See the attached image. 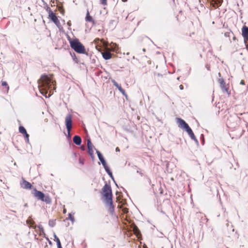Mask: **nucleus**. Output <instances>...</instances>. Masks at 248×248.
Returning <instances> with one entry per match:
<instances>
[{
	"mask_svg": "<svg viewBox=\"0 0 248 248\" xmlns=\"http://www.w3.org/2000/svg\"><path fill=\"white\" fill-rule=\"evenodd\" d=\"M38 88L41 93L46 97L47 90L53 85V81L46 74L42 75L38 81Z\"/></svg>",
	"mask_w": 248,
	"mask_h": 248,
	"instance_id": "1",
	"label": "nucleus"
},
{
	"mask_svg": "<svg viewBox=\"0 0 248 248\" xmlns=\"http://www.w3.org/2000/svg\"><path fill=\"white\" fill-rule=\"evenodd\" d=\"M103 195L105 198L106 202L108 205V212L111 215L114 213V206L112 202V194L110 186L106 184L102 188Z\"/></svg>",
	"mask_w": 248,
	"mask_h": 248,
	"instance_id": "2",
	"label": "nucleus"
},
{
	"mask_svg": "<svg viewBox=\"0 0 248 248\" xmlns=\"http://www.w3.org/2000/svg\"><path fill=\"white\" fill-rule=\"evenodd\" d=\"M70 44V46L76 52L79 54H84L85 53V48L84 46L76 38L73 40L68 39Z\"/></svg>",
	"mask_w": 248,
	"mask_h": 248,
	"instance_id": "3",
	"label": "nucleus"
},
{
	"mask_svg": "<svg viewBox=\"0 0 248 248\" xmlns=\"http://www.w3.org/2000/svg\"><path fill=\"white\" fill-rule=\"evenodd\" d=\"M65 126L67 131V137L71 138L70 131L72 127V120L70 114H68L65 117Z\"/></svg>",
	"mask_w": 248,
	"mask_h": 248,
	"instance_id": "4",
	"label": "nucleus"
},
{
	"mask_svg": "<svg viewBox=\"0 0 248 248\" xmlns=\"http://www.w3.org/2000/svg\"><path fill=\"white\" fill-rule=\"evenodd\" d=\"M48 9H49V17L50 18L51 20L55 23L56 26L58 28L60 29V28L61 27V23L59 19H58L56 14L50 9V8H48Z\"/></svg>",
	"mask_w": 248,
	"mask_h": 248,
	"instance_id": "5",
	"label": "nucleus"
},
{
	"mask_svg": "<svg viewBox=\"0 0 248 248\" xmlns=\"http://www.w3.org/2000/svg\"><path fill=\"white\" fill-rule=\"evenodd\" d=\"M87 148L88 150V153L89 155L91 156L92 158H93V145L92 143L91 140L90 139L87 140Z\"/></svg>",
	"mask_w": 248,
	"mask_h": 248,
	"instance_id": "6",
	"label": "nucleus"
},
{
	"mask_svg": "<svg viewBox=\"0 0 248 248\" xmlns=\"http://www.w3.org/2000/svg\"><path fill=\"white\" fill-rule=\"evenodd\" d=\"M112 83H113V85L115 86L118 90L119 91L122 93L123 95H124L126 98L127 97V95L126 93L124 90L121 86L119 85L115 80L113 79L111 80Z\"/></svg>",
	"mask_w": 248,
	"mask_h": 248,
	"instance_id": "7",
	"label": "nucleus"
},
{
	"mask_svg": "<svg viewBox=\"0 0 248 248\" xmlns=\"http://www.w3.org/2000/svg\"><path fill=\"white\" fill-rule=\"evenodd\" d=\"M242 35L244 38L245 42L248 41V27L244 26L242 29Z\"/></svg>",
	"mask_w": 248,
	"mask_h": 248,
	"instance_id": "8",
	"label": "nucleus"
},
{
	"mask_svg": "<svg viewBox=\"0 0 248 248\" xmlns=\"http://www.w3.org/2000/svg\"><path fill=\"white\" fill-rule=\"evenodd\" d=\"M176 122L178 124V126L184 129L188 125V124L184 120L180 118H176Z\"/></svg>",
	"mask_w": 248,
	"mask_h": 248,
	"instance_id": "9",
	"label": "nucleus"
},
{
	"mask_svg": "<svg viewBox=\"0 0 248 248\" xmlns=\"http://www.w3.org/2000/svg\"><path fill=\"white\" fill-rule=\"evenodd\" d=\"M33 195L39 200H44L45 194L41 191H38L36 189L34 191Z\"/></svg>",
	"mask_w": 248,
	"mask_h": 248,
	"instance_id": "10",
	"label": "nucleus"
},
{
	"mask_svg": "<svg viewBox=\"0 0 248 248\" xmlns=\"http://www.w3.org/2000/svg\"><path fill=\"white\" fill-rule=\"evenodd\" d=\"M21 186L22 187L25 189H30L31 187V183L24 180L21 183Z\"/></svg>",
	"mask_w": 248,
	"mask_h": 248,
	"instance_id": "11",
	"label": "nucleus"
},
{
	"mask_svg": "<svg viewBox=\"0 0 248 248\" xmlns=\"http://www.w3.org/2000/svg\"><path fill=\"white\" fill-rule=\"evenodd\" d=\"M73 142L77 145H80L81 143L82 140L81 138L78 135H76L73 137Z\"/></svg>",
	"mask_w": 248,
	"mask_h": 248,
	"instance_id": "12",
	"label": "nucleus"
},
{
	"mask_svg": "<svg viewBox=\"0 0 248 248\" xmlns=\"http://www.w3.org/2000/svg\"><path fill=\"white\" fill-rule=\"evenodd\" d=\"M102 54L103 58L106 60H109L110 59H111V56H112L111 53L110 52H108V51L104 52L102 53Z\"/></svg>",
	"mask_w": 248,
	"mask_h": 248,
	"instance_id": "13",
	"label": "nucleus"
},
{
	"mask_svg": "<svg viewBox=\"0 0 248 248\" xmlns=\"http://www.w3.org/2000/svg\"><path fill=\"white\" fill-rule=\"evenodd\" d=\"M220 87L221 89L222 90L223 93H226L228 94H230V93L229 92V89L228 88L226 87L225 82L224 83H221L220 84Z\"/></svg>",
	"mask_w": 248,
	"mask_h": 248,
	"instance_id": "14",
	"label": "nucleus"
},
{
	"mask_svg": "<svg viewBox=\"0 0 248 248\" xmlns=\"http://www.w3.org/2000/svg\"><path fill=\"white\" fill-rule=\"evenodd\" d=\"M85 20L86 21L88 22H93V23H94V21L93 19V17L90 16V14L88 11H87L86 16L85 17Z\"/></svg>",
	"mask_w": 248,
	"mask_h": 248,
	"instance_id": "15",
	"label": "nucleus"
},
{
	"mask_svg": "<svg viewBox=\"0 0 248 248\" xmlns=\"http://www.w3.org/2000/svg\"><path fill=\"white\" fill-rule=\"evenodd\" d=\"M44 200H42L43 202H45L46 203L49 204L51 202V199L48 195L45 196V198L43 199Z\"/></svg>",
	"mask_w": 248,
	"mask_h": 248,
	"instance_id": "16",
	"label": "nucleus"
},
{
	"mask_svg": "<svg viewBox=\"0 0 248 248\" xmlns=\"http://www.w3.org/2000/svg\"><path fill=\"white\" fill-rule=\"evenodd\" d=\"M96 154L97 155L98 159H99V160L101 162L102 161H104L105 160L103 155L99 151L96 150Z\"/></svg>",
	"mask_w": 248,
	"mask_h": 248,
	"instance_id": "17",
	"label": "nucleus"
},
{
	"mask_svg": "<svg viewBox=\"0 0 248 248\" xmlns=\"http://www.w3.org/2000/svg\"><path fill=\"white\" fill-rule=\"evenodd\" d=\"M188 135L189 136V137H190V138L192 140H194L195 141V142L197 143V144H199L198 140L196 139V137L195 136L193 132H192V133L189 134Z\"/></svg>",
	"mask_w": 248,
	"mask_h": 248,
	"instance_id": "18",
	"label": "nucleus"
},
{
	"mask_svg": "<svg viewBox=\"0 0 248 248\" xmlns=\"http://www.w3.org/2000/svg\"><path fill=\"white\" fill-rule=\"evenodd\" d=\"M19 131L20 133L23 135L27 132L26 129L22 126H20L19 127Z\"/></svg>",
	"mask_w": 248,
	"mask_h": 248,
	"instance_id": "19",
	"label": "nucleus"
},
{
	"mask_svg": "<svg viewBox=\"0 0 248 248\" xmlns=\"http://www.w3.org/2000/svg\"><path fill=\"white\" fill-rule=\"evenodd\" d=\"M48 225L51 227H53L56 225V220H50L48 222Z\"/></svg>",
	"mask_w": 248,
	"mask_h": 248,
	"instance_id": "20",
	"label": "nucleus"
},
{
	"mask_svg": "<svg viewBox=\"0 0 248 248\" xmlns=\"http://www.w3.org/2000/svg\"><path fill=\"white\" fill-rule=\"evenodd\" d=\"M68 219L71 220L73 223L75 222V218L74 217L73 215L71 213L68 214Z\"/></svg>",
	"mask_w": 248,
	"mask_h": 248,
	"instance_id": "21",
	"label": "nucleus"
},
{
	"mask_svg": "<svg viewBox=\"0 0 248 248\" xmlns=\"http://www.w3.org/2000/svg\"><path fill=\"white\" fill-rule=\"evenodd\" d=\"M24 136L25 138L26 143H29V135L27 133V132H26L24 134Z\"/></svg>",
	"mask_w": 248,
	"mask_h": 248,
	"instance_id": "22",
	"label": "nucleus"
},
{
	"mask_svg": "<svg viewBox=\"0 0 248 248\" xmlns=\"http://www.w3.org/2000/svg\"><path fill=\"white\" fill-rule=\"evenodd\" d=\"M212 1L217 5H220L222 2V0H212Z\"/></svg>",
	"mask_w": 248,
	"mask_h": 248,
	"instance_id": "23",
	"label": "nucleus"
},
{
	"mask_svg": "<svg viewBox=\"0 0 248 248\" xmlns=\"http://www.w3.org/2000/svg\"><path fill=\"white\" fill-rule=\"evenodd\" d=\"M108 175L109 176V177H110V178H111V179L114 181V183H115V184L116 186H118L117 184H116V182H115V181H114V177H113V175H112V172L111 171V172H110L108 173Z\"/></svg>",
	"mask_w": 248,
	"mask_h": 248,
	"instance_id": "24",
	"label": "nucleus"
},
{
	"mask_svg": "<svg viewBox=\"0 0 248 248\" xmlns=\"http://www.w3.org/2000/svg\"><path fill=\"white\" fill-rule=\"evenodd\" d=\"M38 228L40 230V233H43L44 234V231L43 226L41 225H39L38 226Z\"/></svg>",
	"mask_w": 248,
	"mask_h": 248,
	"instance_id": "25",
	"label": "nucleus"
},
{
	"mask_svg": "<svg viewBox=\"0 0 248 248\" xmlns=\"http://www.w3.org/2000/svg\"><path fill=\"white\" fill-rule=\"evenodd\" d=\"M100 3L103 5L107 4V0H100Z\"/></svg>",
	"mask_w": 248,
	"mask_h": 248,
	"instance_id": "26",
	"label": "nucleus"
},
{
	"mask_svg": "<svg viewBox=\"0 0 248 248\" xmlns=\"http://www.w3.org/2000/svg\"><path fill=\"white\" fill-rule=\"evenodd\" d=\"M218 82L220 84L221 83H224L225 82L224 81V80L223 79V78H218Z\"/></svg>",
	"mask_w": 248,
	"mask_h": 248,
	"instance_id": "27",
	"label": "nucleus"
},
{
	"mask_svg": "<svg viewBox=\"0 0 248 248\" xmlns=\"http://www.w3.org/2000/svg\"><path fill=\"white\" fill-rule=\"evenodd\" d=\"M56 243H57V245L58 248H62L60 240L57 241V242Z\"/></svg>",
	"mask_w": 248,
	"mask_h": 248,
	"instance_id": "28",
	"label": "nucleus"
},
{
	"mask_svg": "<svg viewBox=\"0 0 248 248\" xmlns=\"http://www.w3.org/2000/svg\"><path fill=\"white\" fill-rule=\"evenodd\" d=\"M101 163H102L103 167L104 168V169L108 166L107 165V163H106L105 160L104 161H102Z\"/></svg>",
	"mask_w": 248,
	"mask_h": 248,
	"instance_id": "29",
	"label": "nucleus"
},
{
	"mask_svg": "<svg viewBox=\"0 0 248 248\" xmlns=\"http://www.w3.org/2000/svg\"><path fill=\"white\" fill-rule=\"evenodd\" d=\"M184 129L186 131L187 133L191 130V128L188 125Z\"/></svg>",
	"mask_w": 248,
	"mask_h": 248,
	"instance_id": "30",
	"label": "nucleus"
},
{
	"mask_svg": "<svg viewBox=\"0 0 248 248\" xmlns=\"http://www.w3.org/2000/svg\"><path fill=\"white\" fill-rule=\"evenodd\" d=\"M105 170L107 173L111 172V170H110L108 166H107L106 168H105Z\"/></svg>",
	"mask_w": 248,
	"mask_h": 248,
	"instance_id": "31",
	"label": "nucleus"
},
{
	"mask_svg": "<svg viewBox=\"0 0 248 248\" xmlns=\"http://www.w3.org/2000/svg\"><path fill=\"white\" fill-rule=\"evenodd\" d=\"M135 232L137 234V235H138L139 233H140V230H139V229L137 228V227H135Z\"/></svg>",
	"mask_w": 248,
	"mask_h": 248,
	"instance_id": "32",
	"label": "nucleus"
},
{
	"mask_svg": "<svg viewBox=\"0 0 248 248\" xmlns=\"http://www.w3.org/2000/svg\"><path fill=\"white\" fill-rule=\"evenodd\" d=\"M54 240L56 241V242H57V241L58 240H60V239L58 238V237L57 236V235H56V234L55 233H54Z\"/></svg>",
	"mask_w": 248,
	"mask_h": 248,
	"instance_id": "33",
	"label": "nucleus"
},
{
	"mask_svg": "<svg viewBox=\"0 0 248 248\" xmlns=\"http://www.w3.org/2000/svg\"><path fill=\"white\" fill-rule=\"evenodd\" d=\"M2 85L3 86H8V84L6 81H2Z\"/></svg>",
	"mask_w": 248,
	"mask_h": 248,
	"instance_id": "34",
	"label": "nucleus"
},
{
	"mask_svg": "<svg viewBox=\"0 0 248 248\" xmlns=\"http://www.w3.org/2000/svg\"><path fill=\"white\" fill-rule=\"evenodd\" d=\"M205 68L207 69V70L210 71V65L208 64L205 65Z\"/></svg>",
	"mask_w": 248,
	"mask_h": 248,
	"instance_id": "35",
	"label": "nucleus"
},
{
	"mask_svg": "<svg viewBox=\"0 0 248 248\" xmlns=\"http://www.w3.org/2000/svg\"><path fill=\"white\" fill-rule=\"evenodd\" d=\"M137 173H139L141 176H142L143 175V173L141 172V171L140 170V169H139L137 171Z\"/></svg>",
	"mask_w": 248,
	"mask_h": 248,
	"instance_id": "36",
	"label": "nucleus"
},
{
	"mask_svg": "<svg viewBox=\"0 0 248 248\" xmlns=\"http://www.w3.org/2000/svg\"><path fill=\"white\" fill-rule=\"evenodd\" d=\"M67 24L69 27H70L71 26V23L70 21H69L68 22H67Z\"/></svg>",
	"mask_w": 248,
	"mask_h": 248,
	"instance_id": "37",
	"label": "nucleus"
},
{
	"mask_svg": "<svg viewBox=\"0 0 248 248\" xmlns=\"http://www.w3.org/2000/svg\"><path fill=\"white\" fill-rule=\"evenodd\" d=\"M179 88L180 90H182L184 89V86L182 85H180L179 86Z\"/></svg>",
	"mask_w": 248,
	"mask_h": 248,
	"instance_id": "38",
	"label": "nucleus"
},
{
	"mask_svg": "<svg viewBox=\"0 0 248 248\" xmlns=\"http://www.w3.org/2000/svg\"><path fill=\"white\" fill-rule=\"evenodd\" d=\"M240 84H242V85H244L245 84V82L243 80H242L240 82Z\"/></svg>",
	"mask_w": 248,
	"mask_h": 248,
	"instance_id": "39",
	"label": "nucleus"
},
{
	"mask_svg": "<svg viewBox=\"0 0 248 248\" xmlns=\"http://www.w3.org/2000/svg\"><path fill=\"white\" fill-rule=\"evenodd\" d=\"M115 151H116V152H119L120 149L118 147H116L115 149Z\"/></svg>",
	"mask_w": 248,
	"mask_h": 248,
	"instance_id": "40",
	"label": "nucleus"
},
{
	"mask_svg": "<svg viewBox=\"0 0 248 248\" xmlns=\"http://www.w3.org/2000/svg\"><path fill=\"white\" fill-rule=\"evenodd\" d=\"M81 149L82 150L84 151V150H85V148L84 146H81Z\"/></svg>",
	"mask_w": 248,
	"mask_h": 248,
	"instance_id": "41",
	"label": "nucleus"
},
{
	"mask_svg": "<svg viewBox=\"0 0 248 248\" xmlns=\"http://www.w3.org/2000/svg\"><path fill=\"white\" fill-rule=\"evenodd\" d=\"M193 131L192 130V129L191 130H190L189 132H187V134L188 135L191 134V133H192Z\"/></svg>",
	"mask_w": 248,
	"mask_h": 248,
	"instance_id": "42",
	"label": "nucleus"
},
{
	"mask_svg": "<svg viewBox=\"0 0 248 248\" xmlns=\"http://www.w3.org/2000/svg\"><path fill=\"white\" fill-rule=\"evenodd\" d=\"M79 163L82 164H83V162L80 159L79 160Z\"/></svg>",
	"mask_w": 248,
	"mask_h": 248,
	"instance_id": "43",
	"label": "nucleus"
},
{
	"mask_svg": "<svg viewBox=\"0 0 248 248\" xmlns=\"http://www.w3.org/2000/svg\"><path fill=\"white\" fill-rule=\"evenodd\" d=\"M48 243H49V244H50V245H51V244H52V242H51V241H50V240H48Z\"/></svg>",
	"mask_w": 248,
	"mask_h": 248,
	"instance_id": "44",
	"label": "nucleus"
},
{
	"mask_svg": "<svg viewBox=\"0 0 248 248\" xmlns=\"http://www.w3.org/2000/svg\"><path fill=\"white\" fill-rule=\"evenodd\" d=\"M231 120L230 119H228V121H227V124H229V122Z\"/></svg>",
	"mask_w": 248,
	"mask_h": 248,
	"instance_id": "45",
	"label": "nucleus"
},
{
	"mask_svg": "<svg viewBox=\"0 0 248 248\" xmlns=\"http://www.w3.org/2000/svg\"><path fill=\"white\" fill-rule=\"evenodd\" d=\"M66 213V210L65 209H64L63 210V213Z\"/></svg>",
	"mask_w": 248,
	"mask_h": 248,
	"instance_id": "46",
	"label": "nucleus"
},
{
	"mask_svg": "<svg viewBox=\"0 0 248 248\" xmlns=\"http://www.w3.org/2000/svg\"><path fill=\"white\" fill-rule=\"evenodd\" d=\"M127 0H122V1H123V2H126V1H127Z\"/></svg>",
	"mask_w": 248,
	"mask_h": 248,
	"instance_id": "47",
	"label": "nucleus"
},
{
	"mask_svg": "<svg viewBox=\"0 0 248 248\" xmlns=\"http://www.w3.org/2000/svg\"><path fill=\"white\" fill-rule=\"evenodd\" d=\"M24 206H25V207H27V203L25 204H24Z\"/></svg>",
	"mask_w": 248,
	"mask_h": 248,
	"instance_id": "48",
	"label": "nucleus"
},
{
	"mask_svg": "<svg viewBox=\"0 0 248 248\" xmlns=\"http://www.w3.org/2000/svg\"><path fill=\"white\" fill-rule=\"evenodd\" d=\"M218 76H219V77H221V74H220V73H218Z\"/></svg>",
	"mask_w": 248,
	"mask_h": 248,
	"instance_id": "49",
	"label": "nucleus"
},
{
	"mask_svg": "<svg viewBox=\"0 0 248 248\" xmlns=\"http://www.w3.org/2000/svg\"><path fill=\"white\" fill-rule=\"evenodd\" d=\"M179 78H180V77H178V78H177V80H179Z\"/></svg>",
	"mask_w": 248,
	"mask_h": 248,
	"instance_id": "50",
	"label": "nucleus"
}]
</instances>
